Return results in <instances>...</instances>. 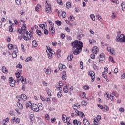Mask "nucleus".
Returning <instances> with one entry per match:
<instances>
[{
	"instance_id": "dca6fc26",
	"label": "nucleus",
	"mask_w": 125,
	"mask_h": 125,
	"mask_svg": "<svg viewBox=\"0 0 125 125\" xmlns=\"http://www.w3.org/2000/svg\"><path fill=\"white\" fill-rule=\"evenodd\" d=\"M92 52L95 54H97V53L99 52V49H98L97 47L94 46L92 49Z\"/></svg>"
},
{
	"instance_id": "412c9836",
	"label": "nucleus",
	"mask_w": 125,
	"mask_h": 125,
	"mask_svg": "<svg viewBox=\"0 0 125 125\" xmlns=\"http://www.w3.org/2000/svg\"><path fill=\"white\" fill-rule=\"evenodd\" d=\"M73 124L74 125H82L81 121H78L77 119H75L73 121Z\"/></svg>"
},
{
	"instance_id": "4be33fe9",
	"label": "nucleus",
	"mask_w": 125,
	"mask_h": 125,
	"mask_svg": "<svg viewBox=\"0 0 125 125\" xmlns=\"http://www.w3.org/2000/svg\"><path fill=\"white\" fill-rule=\"evenodd\" d=\"M1 70L2 73H3V74H8V70L6 68V67L2 66Z\"/></svg>"
},
{
	"instance_id": "09e8293b",
	"label": "nucleus",
	"mask_w": 125,
	"mask_h": 125,
	"mask_svg": "<svg viewBox=\"0 0 125 125\" xmlns=\"http://www.w3.org/2000/svg\"><path fill=\"white\" fill-rule=\"evenodd\" d=\"M121 7H122V9L123 11H124L125 9V3H121Z\"/></svg>"
},
{
	"instance_id": "a19ab883",
	"label": "nucleus",
	"mask_w": 125,
	"mask_h": 125,
	"mask_svg": "<svg viewBox=\"0 0 125 125\" xmlns=\"http://www.w3.org/2000/svg\"><path fill=\"white\" fill-rule=\"evenodd\" d=\"M32 60H33V57H29L25 59L26 62H28L29 61H32Z\"/></svg>"
},
{
	"instance_id": "7c9ffc66",
	"label": "nucleus",
	"mask_w": 125,
	"mask_h": 125,
	"mask_svg": "<svg viewBox=\"0 0 125 125\" xmlns=\"http://www.w3.org/2000/svg\"><path fill=\"white\" fill-rule=\"evenodd\" d=\"M73 58H74V55H73V54H70L68 55L67 57V59L69 61H71V60H72V59H73Z\"/></svg>"
},
{
	"instance_id": "c9c22d12",
	"label": "nucleus",
	"mask_w": 125,
	"mask_h": 125,
	"mask_svg": "<svg viewBox=\"0 0 125 125\" xmlns=\"http://www.w3.org/2000/svg\"><path fill=\"white\" fill-rule=\"evenodd\" d=\"M39 27H40V28H41V29H42L43 30L44 29H45V24H39Z\"/></svg>"
},
{
	"instance_id": "c03bdc74",
	"label": "nucleus",
	"mask_w": 125,
	"mask_h": 125,
	"mask_svg": "<svg viewBox=\"0 0 125 125\" xmlns=\"http://www.w3.org/2000/svg\"><path fill=\"white\" fill-rule=\"evenodd\" d=\"M62 16L63 18H66V16H67V14L66 13V12H65V11L62 12Z\"/></svg>"
},
{
	"instance_id": "4468645a",
	"label": "nucleus",
	"mask_w": 125,
	"mask_h": 125,
	"mask_svg": "<svg viewBox=\"0 0 125 125\" xmlns=\"http://www.w3.org/2000/svg\"><path fill=\"white\" fill-rule=\"evenodd\" d=\"M44 72L45 74L49 76V75H50V74H51V67L49 66L47 67V68H44Z\"/></svg>"
},
{
	"instance_id": "393cba45",
	"label": "nucleus",
	"mask_w": 125,
	"mask_h": 125,
	"mask_svg": "<svg viewBox=\"0 0 125 125\" xmlns=\"http://www.w3.org/2000/svg\"><path fill=\"white\" fill-rule=\"evenodd\" d=\"M37 106H38L39 107V111H40V110L41 111H42V110H43L44 107H43V104H42L39 103H38Z\"/></svg>"
},
{
	"instance_id": "a18cd8bd",
	"label": "nucleus",
	"mask_w": 125,
	"mask_h": 125,
	"mask_svg": "<svg viewBox=\"0 0 125 125\" xmlns=\"http://www.w3.org/2000/svg\"><path fill=\"white\" fill-rule=\"evenodd\" d=\"M13 47H14V46H13V45L11 44H8V48H9V49L11 50L12 49V48H13Z\"/></svg>"
},
{
	"instance_id": "5701e85b",
	"label": "nucleus",
	"mask_w": 125,
	"mask_h": 125,
	"mask_svg": "<svg viewBox=\"0 0 125 125\" xmlns=\"http://www.w3.org/2000/svg\"><path fill=\"white\" fill-rule=\"evenodd\" d=\"M107 50L113 55H115V50H114V48L111 47H107Z\"/></svg>"
},
{
	"instance_id": "79ce46f5",
	"label": "nucleus",
	"mask_w": 125,
	"mask_h": 125,
	"mask_svg": "<svg viewBox=\"0 0 125 125\" xmlns=\"http://www.w3.org/2000/svg\"><path fill=\"white\" fill-rule=\"evenodd\" d=\"M36 33L39 36V37H41L42 36V31L40 30H36Z\"/></svg>"
},
{
	"instance_id": "4d7b16f0",
	"label": "nucleus",
	"mask_w": 125,
	"mask_h": 125,
	"mask_svg": "<svg viewBox=\"0 0 125 125\" xmlns=\"http://www.w3.org/2000/svg\"><path fill=\"white\" fill-rule=\"evenodd\" d=\"M45 119L49 121V120L50 119V117L49 116V115L47 114L45 115Z\"/></svg>"
},
{
	"instance_id": "49530a36",
	"label": "nucleus",
	"mask_w": 125,
	"mask_h": 125,
	"mask_svg": "<svg viewBox=\"0 0 125 125\" xmlns=\"http://www.w3.org/2000/svg\"><path fill=\"white\" fill-rule=\"evenodd\" d=\"M55 23L58 25V26H61V21H60L59 20L56 21H55Z\"/></svg>"
},
{
	"instance_id": "f257e3e1",
	"label": "nucleus",
	"mask_w": 125,
	"mask_h": 125,
	"mask_svg": "<svg viewBox=\"0 0 125 125\" xmlns=\"http://www.w3.org/2000/svg\"><path fill=\"white\" fill-rule=\"evenodd\" d=\"M71 44L73 54L75 55L80 54L81 51L83 50V42L80 41L75 40L71 43Z\"/></svg>"
},
{
	"instance_id": "e433bc0d",
	"label": "nucleus",
	"mask_w": 125,
	"mask_h": 125,
	"mask_svg": "<svg viewBox=\"0 0 125 125\" xmlns=\"http://www.w3.org/2000/svg\"><path fill=\"white\" fill-rule=\"evenodd\" d=\"M9 119L8 118H6L5 120H4L3 121V125H7V124H6V123H7V122H9Z\"/></svg>"
},
{
	"instance_id": "3c124183",
	"label": "nucleus",
	"mask_w": 125,
	"mask_h": 125,
	"mask_svg": "<svg viewBox=\"0 0 125 125\" xmlns=\"http://www.w3.org/2000/svg\"><path fill=\"white\" fill-rule=\"evenodd\" d=\"M96 17L100 21H101L102 20V18L101 17V16H100L99 14L97 15Z\"/></svg>"
},
{
	"instance_id": "aec40b11",
	"label": "nucleus",
	"mask_w": 125,
	"mask_h": 125,
	"mask_svg": "<svg viewBox=\"0 0 125 125\" xmlns=\"http://www.w3.org/2000/svg\"><path fill=\"white\" fill-rule=\"evenodd\" d=\"M12 124H14V123H16V124H19L20 123V119L19 118H17L15 119V117H14L12 121Z\"/></svg>"
},
{
	"instance_id": "e2e57ef3",
	"label": "nucleus",
	"mask_w": 125,
	"mask_h": 125,
	"mask_svg": "<svg viewBox=\"0 0 125 125\" xmlns=\"http://www.w3.org/2000/svg\"><path fill=\"white\" fill-rule=\"evenodd\" d=\"M108 67H105L104 68V71L105 74H108Z\"/></svg>"
},
{
	"instance_id": "2eb2a0df",
	"label": "nucleus",
	"mask_w": 125,
	"mask_h": 125,
	"mask_svg": "<svg viewBox=\"0 0 125 125\" xmlns=\"http://www.w3.org/2000/svg\"><path fill=\"white\" fill-rule=\"evenodd\" d=\"M105 54L103 53H101L99 56V62L101 61H103V60H105Z\"/></svg>"
},
{
	"instance_id": "338daca9",
	"label": "nucleus",
	"mask_w": 125,
	"mask_h": 125,
	"mask_svg": "<svg viewBox=\"0 0 125 125\" xmlns=\"http://www.w3.org/2000/svg\"><path fill=\"white\" fill-rule=\"evenodd\" d=\"M16 53H15L14 52H13V53H12V57H14V58H15L16 57H17V55H16Z\"/></svg>"
},
{
	"instance_id": "6e6d98bb",
	"label": "nucleus",
	"mask_w": 125,
	"mask_h": 125,
	"mask_svg": "<svg viewBox=\"0 0 125 125\" xmlns=\"http://www.w3.org/2000/svg\"><path fill=\"white\" fill-rule=\"evenodd\" d=\"M116 17H117V15L116 14V13H115L114 12H113L112 15L111 16L112 18H113L114 19Z\"/></svg>"
},
{
	"instance_id": "b1692460",
	"label": "nucleus",
	"mask_w": 125,
	"mask_h": 125,
	"mask_svg": "<svg viewBox=\"0 0 125 125\" xmlns=\"http://www.w3.org/2000/svg\"><path fill=\"white\" fill-rule=\"evenodd\" d=\"M59 70H60L61 71H62V70H64V69H66V65H63L62 64H59Z\"/></svg>"
},
{
	"instance_id": "58836bf2",
	"label": "nucleus",
	"mask_w": 125,
	"mask_h": 125,
	"mask_svg": "<svg viewBox=\"0 0 125 125\" xmlns=\"http://www.w3.org/2000/svg\"><path fill=\"white\" fill-rule=\"evenodd\" d=\"M71 2H67L66 5V8H71Z\"/></svg>"
},
{
	"instance_id": "9b49d317",
	"label": "nucleus",
	"mask_w": 125,
	"mask_h": 125,
	"mask_svg": "<svg viewBox=\"0 0 125 125\" xmlns=\"http://www.w3.org/2000/svg\"><path fill=\"white\" fill-rule=\"evenodd\" d=\"M75 112L76 116H79V117H80V118H82L85 117V115H84V113H83V112L79 111L78 110H75Z\"/></svg>"
},
{
	"instance_id": "0e129e2a",
	"label": "nucleus",
	"mask_w": 125,
	"mask_h": 125,
	"mask_svg": "<svg viewBox=\"0 0 125 125\" xmlns=\"http://www.w3.org/2000/svg\"><path fill=\"white\" fill-rule=\"evenodd\" d=\"M42 83L44 86H47L48 84L46 83V82L44 81H42Z\"/></svg>"
},
{
	"instance_id": "1a4fd4ad",
	"label": "nucleus",
	"mask_w": 125,
	"mask_h": 125,
	"mask_svg": "<svg viewBox=\"0 0 125 125\" xmlns=\"http://www.w3.org/2000/svg\"><path fill=\"white\" fill-rule=\"evenodd\" d=\"M88 74L91 78V82H94V80H95V73H94V72L92 71H89Z\"/></svg>"
},
{
	"instance_id": "c756f323",
	"label": "nucleus",
	"mask_w": 125,
	"mask_h": 125,
	"mask_svg": "<svg viewBox=\"0 0 125 125\" xmlns=\"http://www.w3.org/2000/svg\"><path fill=\"white\" fill-rule=\"evenodd\" d=\"M26 105V107H32L33 104H32V102L31 101H29L27 102Z\"/></svg>"
},
{
	"instance_id": "052dcab7",
	"label": "nucleus",
	"mask_w": 125,
	"mask_h": 125,
	"mask_svg": "<svg viewBox=\"0 0 125 125\" xmlns=\"http://www.w3.org/2000/svg\"><path fill=\"white\" fill-rule=\"evenodd\" d=\"M87 123H89V122H88V120H87L86 118H84V120H83L84 125H85V124H87Z\"/></svg>"
},
{
	"instance_id": "a878e982",
	"label": "nucleus",
	"mask_w": 125,
	"mask_h": 125,
	"mask_svg": "<svg viewBox=\"0 0 125 125\" xmlns=\"http://www.w3.org/2000/svg\"><path fill=\"white\" fill-rule=\"evenodd\" d=\"M62 119L64 123H67V122H68V118L67 117V116H66V115L63 114L62 115Z\"/></svg>"
},
{
	"instance_id": "6ab92c4d",
	"label": "nucleus",
	"mask_w": 125,
	"mask_h": 125,
	"mask_svg": "<svg viewBox=\"0 0 125 125\" xmlns=\"http://www.w3.org/2000/svg\"><path fill=\"white\" fill-rule=\"evenodd\" d=\"M62 75V79L63 80V81H66V80H67V74L66 71H63Z\"/></svg>"
},
{
	"instance_id": "774afa93",
	"label": "nucleus",
	"mask_w": 125,
	"mask_h": 125,
	"mask_svg": "<svg viewBox=\"0 0 125 125\" xmlns=\"http://www.w3.org/2000/svg\"><path fill=\"white\" fill-rule=\"evenodd\" d=\"M22 65L21 64H18L17 66H16V68H18V69H22Z\"/></svg>"
},
{
	"instance_id": "7ed1b4c3",
	"label": "nucleus",
	"mask_w": 125,
	"mask_h": 125,
	"mask_svg": "<svg viewBox=\"0 0 125 125\" xmlns=\"http://www.w3.org/2000/svg\"><path fill=\"white\" fill-rule=\"evenodd\" d=\"M21 23H23L22 26L21 27V29H18V33L21 35H24V34H27V26H26V21L24 20H20Z\"/></svg>"
},
{
	"instance_id": "bb28decb",
	"label": "nucleus",
	"mask_w": 125,
	"mask_h": 125,
	"mask_svg": "<svg viewBox=\"0 0 125 125\" xmlns=\"http://www.w3.org/2000/svg\"><path fill=\"white\" fill-rule=\"evenodd\" d=\"M32 45L33 47H37V46H38V42H37V41L33 40L32 42Z\"/></svg>"
},
{
	"instance_id": "f8f14e48",
	"label": "nucleus",
	"mask_w": 125,
	"mask_h": 125,
	"mask_svg": "<svg viewBox=\"0 0 125 125\" xmlns=\"http://www.w3.org/2000/svg\"><path fill=\"white\" fill-rule=\"evenodd\" d=\"M9 82H10V85L12 87H14L15 86V80L13 79V78L10 77L9 78Z\"/></svg>"
},
{
	"instance_id": "de8ad7c7",
	"label": "nucleus",
	"mask_w": 125,
	"mask_h": 125,
	"mask_svg": "<svg viewBox=\"0 0 125 125\" xmlns=\"http://www.w3.org/2000/svg\"><path fill=\"white\" fill-rule=\"evenodd\" d=\"M82 96L83 98H86V93L85 92H83L82 93Z\"/></svg>"
},
{
	"instance_id": "13d9d810",
	"label": "nucleus",
	"mask_w": 125,
	"mask_h": 125,
	"mask_svg": "<svg viewBox=\"0 0 125 125\" xmlns=\"http://www.w3.org/2000/svg\"><path fill=\"white\" fill-rule=\"evenodd\" d=\"M92 125H99V123L96 121V119L94 120V124Z\"/></svg>"
},
{
	"instance_id": "c85d7f7f",
	"label": "nucleus",
	"mask_w": 125,
	"mask_h": 125,
	"mask_svg": "<svg viewBox=\"0 0 125 125\" xmlns=\"http://www.w3.org/2000/svg\"><path fill=\"white\" fill-rule=\"evenodd\" d=\"M41 8H42V6L40 4H37L35 7V11L38 12Z\"/></svg>"
},
{
	"instance_id": "423d86ee",
	"label": "nucleus",
	"mask_w": 125,
	"mask_h": 125,
	"mask_svg": "<svg viewBox=\"0 0 125 125\" xmlns=\"http://www.w3.org/2000/svg\"><path fill=\"white\" fill-rule=\"evenodd\" d=\"M116 39L119 42H125V36L124 34H121L120 36H117Z\"/></svg>"
},
{
	"instance_id": "9d476101",
	"label": "nucleus",
	"mask_w": 125,
	"mask_h": 125,
	"mask_svg": "<svg viewBox=\"0 0 125 125\" xmlns=\"http://www.w3.org/2000/svg\"><path fill=\"white\" fill-rule=\"evenodd\" d=\"M47 4L46 5V12L47 13H51L52 12V11L51 10V5L49 4L48 3H47V1H46Z\"/></svg>"
},
{
	"instance_id": "603ef678",
	"label": "nucleus",
	"mask_w": 125,
	"mask_h": 125,
	"mask_svg": "<svg viewBox=\"0 0 125 125\" xmlns=\"http://www.w3.org/2000/svg\"><path fill=\"white\" fill-rule=\"evenodd\" d=\"M90 18H91L93 21H95V16L94 14H92L90 15Z\"/></svg>"
},
{
	"instance_id": "39448f33",
	"label": "nucleus",
	"mask_w": 125,
	"mask_h": 125,
	"mask_svg": "<svg viewBox=\"0 0 125 125\" xmlns=\"http://www.w3.org/2000/svg\"><path fill=\"white\" fill-rule=\"evenodd\" d=\"M62 87H63V83H62L61 81H59L58 84L56 86V88L60 91V92L57 93V96L59 98H60L61 96H62V94H61V92L62 91Z\"/></svg>"
},
{
	"instance_id": "bf43d9fd",
	"label": "nucleus",
	"mask_w": 125,
	"mask_h": 125,
	"mask_svg": "<svg viewBox=\"0 0 125 125\" xmlns=\"http://www.w3.org/2000/svg\"><path fill=\"white\" fill-rule=\"evenodd\" d=\"M57 3H58V4H59L60 5H62V0H57Z\"/></svg>"
},
{
	"instance_id": "69168bd1",
	"label": "nucleus",
	"mask_w": 125,
	"mask_h": 125,
	"mask_svg": "<svg viewBox=\"0 0 125 125\" xmlns=\"http://www.w3.org/2000/svg\"><path fill=\"white\" fill-rule=\"evenodd\" d=\"M65 31H67L68 33H70V32H71V29L68 27H66L65 28Z\"/></svg>"
},
{
	"instance_id": "864d4df0",
	"label": "nucleus",
	"mask_w": 125,
	"mask_h": 125,
	"mask_svg": "<svg viewBox=\"0 0 125 125\" xmlns=\"http://www.w3.org/2000/svg\"><path fill=\"white\" fill-rule=\"evenodd\" d=\"M109 61H111L113 63V64L115 63V61H114V58H113V57L109 56Z\"/></svg>"
},
{
	"instance_id": "a211bd4d",
	"label": "nucleus",
	"mask_w": 125,
	"mask_h": 125,
	"mask_svg": "<svg viewBox=\"0 0 125 125\" xmlns=\"http://www.w3.org/2000/svg\"><path fill=\"white\" fill-rule=\"evenodd\" d=\"M49 34H50V35L55 34V28H54V26H50Z\"/></svg>"
},
{
	"instance_id": "ea45409f",
	"label": "nucleus",
	"mask_w": 125,
	"mask_h": 125,
	"mask_svg": "<svg viewBox=\"0 0 125 125\" xmlns=\"http://www.w3.org/2000/svg\"><path fill=\"white\" fill-rule=\"evenodd\" d=\"M104 97H105L106 99H109V98H110V95H109L108 92L104 93Z\"/></svg>"
},
{
	"instance_id": "37998d69",
	"label": "nucleus",
	"mask_w": 125,
	"mask_h": 125,
	"mask_svg": "<svg viewBox=\"0 0 125 125\" xmlns=\"http://www.w3.org/2000/svg\"><path fill=\"white\" fill-rule=\"evenodd\" d=\"M48 22L49 24L50 25L51 27H54V24L52 23V21H51V20H48Z\"/></svg>"
},
{
	"instance_id": "6e6552de",
	"label": "nucleus",
	"mask_w": 125,
	"mask_h": 125,
	"mask_svg": "<svg viewBox=\"0 0 125 125\" xmlns=\"http://www.w3.org/2000/svg\"><path fill=\"white\" fill-rule=\"evenodd\" d=\"M31 109L34 112H39V105L35 104H32V105L31 106Z\"/></svg>"
},
{
	"instance_id": "f03ea898",
	"label": "nucleus",
	"mask_w": 125,
	"mask_h": 125,
	"mask_svg": "<svg viewBox=\"0 0 125 125\" xmlns=\"http://www.w3.org/2000/svg\"><path fill=\"white\" fill-rule=\"evenodd\" d=\"M22 72H23V70H18L16 72L15 75L17 79V82H19V80H20V81H21V83L23 84H26V83H27V81L23 76H21V75H20V74H22Z\"/></svg>"
},
{
	"instance_id": "2f4dec72",
	"label": "nucleus",
	"mask_w": 125,
	"mask_h": 125,
	"mask_svg": "<svg viewBox=\"0 0 125 125\" xmlns=\"http://www.w3.org/2000/svg\"><path fill=\"white\" fill-rule=\"evenodd\" d=\"M21 97L23 100L26 101L27 100V96L24 94H22L21 95Z\"/></svg>"
},
{
	"instance_id": "0eeeda50",
	"label": "nucleus",
	"mask_w": 125,
	"mask_h": 125,
	"mask_svg": "<svg viewBox=\"0 0 125 125\" xmlns=\"http://www.w3.org/2000/svg\"><path fill=\"white\" fill-rule=\"evenodd\" d=\"M17 107L15 108L16 112L20 113L19 110H22L23 109V104L19 102L17 103Z\"/></svg>"
},
{
	"instance_id": "f704fd0d",
	"label": "nucleus",
	"mask_w": 125,
	"mask_h": 125,
	"mask_svg": "<svg viewBox=\"0 0 125 125\" xmlns=\"http://www.w3.org/2000/svg\"><path fill=\"white\" fill-rule=\"evenodd\" d=\"M63 91L65 93H68L69 92V89L67 87V86H65L63 88Z\"/></svg>"
},
{
	"instance_id": "72a5a7b5",
	"label": "nucleus",
	"mask_w": 125,
	"mask_h": 125,
	"mask_svg": "<svg viewBox=\"0 0 125 125\" xmlns=\"http://www.w3.org/2000/svg\"><path fill=\"white\" fill-rule=\"evenodd\" d=\"M94 120H96V122H98V123H99V122L100 121V120H101V116L100 115H98L97 116L96 119H94Z\"/></svg>"
},
{
	"instance_id": "ddd939ff",
	"label": "nucleus",
	"mask_w": 125,
	"mask_h": 125,
	"mask_svg": "<svg viewBox=\"0 0 125 125\" xmlns=\"http://www.w3.org/2000/svg\"><path fill=\"white\" fill-rule=\"evenodd\" d=\"M26 35H23V39L25 41H28V40H31V34H30V33L29 32H26Z\"/></svg>"
},
{
	"instance_id": "20e7f679",
	"label": "nucleus",
	"mask_w": 125,
	"mask_h": 125,
	"mask_svg": "<svg viewBox=\"0 0 125 125\" xmlns=\"http://www.w3.org/2000/svg\"><path fill=\"white\" fill-rule=\"evenodd\" d=\"M46 47L47 49L46 52L47 53L49 59H52V58H53V56L55 54V53L53 51L52 49L50 48V47L46 46Z\"/></svg>"
},
{
	"instance_id": "680f3d73",
	"label": "nucleus",
	"mask_w": 125,
	"mask_h": 125,
	"mask_svg": "<svg viewBox=\"0 0 125 125\" xmlns=\"http://www.w3.org/2000/svg\"><path fill=\"white\" fill-rule=\"evenodd\" d=\"M1 20V22L2 23H5V22H6V19H5V18H2Z\"/></svg>"
},
{
	"instance_id": "473e14b6",
	"label": "nucleus",
	"mask_w": 125,
	"mask_h": 125,
	"mask_svg": "<svg viewBox=\"0 0 125 125\" xmlns=\"http://www.w3.org/2000/svg\"><path fill=\"white\" fill-rule=\"evenodd\" d=\"M81 104H82V106H87V102L84 100H83L81 102Z\"/></svg>"
},
{
	"instance_id": "cd10ccee",
	"label": "nucleus",
	"mask_w": 125,
	"mask_h": 125,
	"mask_svg": "<svg viewBox=\"0 0 125 125\" xmlns=\"http://www.w3.org/2000/svg\"><path fill=\"white\" fill-rule=\"evenodd\" d=\"M89 42L90 45H92V44H93L94 43H96V41L95 39H93L92 40H89Z\"/></svg>"
},
{
	"instance_id": "8fccbe9b",
	"label": "nucleus",
	"mask_w": 125,
	"mask_h": 125,
	"mask_svg": "<svg viewBox=\"0 0 125 125\" xmlns=\"http://www.w3.org/2000/svg\"><path fill=\"white\" fill-rule=\"evenodd\" d=\"M14 48H15L13 52H15L16 53H18V49H17V46L14 45Z\"/></svg>"
},
{
	"instance_id": "4c0bfd02",
	"label": "nucleus",
	"mask_w": 125,
	"mask_h": 125,
	"mask_svg": "<svg viewBox=\"0 0 125 125\" xmlns=\"http://www.w3.org/2000/svg\"><path fill=\"white\" fill-rule=\"evenodd\" d=\"M15 0V2H16V4L17 5H21V0Z\"/></svg>"
},
{
	"instance_id": "5fc2aeb1",
	"label": "nucleus",
	"mask_w": 125,
	"mask_h": 125,
	"mask_svg": "<svg viewBox=\"0 0 125 125\" xmlns=\"http://www.w3.org/2000/svg\"><path fill=\"white\" fill-rule=\"evenodd\" d=\"M83 89H84L85 90H88L89 89V86H87V85H85V86H84L83 87Z\"/></svg>"
},
{
	"instance_id": "f3484780",
	"label": "nucleus",
	"mask_w": 125,
	"mask_h": 125,
	"mask_svg": "<svg viewBox=\"0 0 125 125\" xmlns=\"http://www.w3.org/2000/svg\"><path fill=\"white\" fill-rule=\"evenodd\" d=\"M28 118L29 120H30V125H33V121L35 120V116H34L33 114H29Z\"/></svg>"
}]
</instances>
